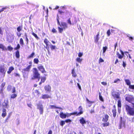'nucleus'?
Here are the masks:
<instances>
[{
	"mask_svg": "<svg viewBox=\"0 0 134 134\" xmlns=\"http://www.w3.org/2000/svg\"><path fill=\"white\" fill-rule=\"evenodd\" d=\"M125 100L132 104V107L127 104H125L124 107L127 114L130 116H134V96L132 95L126 94L125 96Z\"/></svg>",
	"mask_w": 134,
	"mask_h": 134,
	"instance_id": "nucleus-1",
	"label": "nucleus"
},
{
	"mask_svg": "<svg viewBox=\"0 0 134 134\" xmlns=\"http://www.w3.org/2000/svg\"><path fill=\"white\" fill-rule=\"evenodd\" d=\"M80 111L77 113V112H74L70 113H67L66 114L64 113L63 112H60L59 114V116L60 118L62 119H64L66 117L68 118L72 115H76V116H79L83 113V111L82 110V108L81 106H80L79 107Z\"/></svg>",
	"mask_w": 134,
	"mask_h": 134,
	"instance_id": "nucleus-2",
	"label": "nucleus"
},
{
	"mask_svg": "<svg viewBox=\"0 0 134 134\" xmlns=\"http://www.w3.org/2000/svg\"><path fill=\"white\" fill-rule=\"evenodd\" d=\"M57 20L58 25H60L61 27H62V28H61L60 27H58V29L59 33H61L63 31V30L67 28L68 27L67 24L65 22H62L61 24L59 20V17L58 15L57 14Z\"/></svg>",
	"mask_w": 134,
	"mask_h": 134,
	"instance_id": "nucleus-3",
	"label": "nucleus"
},
{
	"mask_svg": "<svg viewBox=\"0 0 134 134\" xmlns=\"http://www.w3.org/2000/svg\"><path fill=\"white\" fill-rule=\"evenodd\" d=\"M33 76L31 78V79L34 80L37 79L39 80L40 78V74L36 68L33 69Z\"/></svg>",
	"mask_w": 134,
	"mask_h": 134,
	"instance_id": "nucleus-4",
	"label": "nucleus"
},
{
	"mask_svg": "<svg viewBox=\"0 0 134 134\" xmlns=\"http://www.w3.org/2000/svg\"><path fill=\"white\" fill-rule=\"evenodd\" d=\"M109 118V116L108 114H105L104 115V116L103 117L102 119V121L104 122L101 124L103 127H105L109 126V123L108 121Z\"/></svg>",
	"mask_w": 134,
	"mask_h": 134,
	"instance_id": "nucleus-5",
	"label": "nucleus"
},
{
	"mask_svg": "<svg viewBox=\"0 0 134 134\" xmlns=\"http://www.w3.org/2000/svg\"><path fill=\"white\" fill-rule=\"evenodd\" d=\"M31 67V65H29L26 68L23 69L22 72L23 74V77L24 78H26L28 77V72L30 71Z\"/></svg>",
	"mask_w": 134,
	"mask_h": 134,
	"instance_id": "nucleus-6",
	"label": "nucleus"
},
{
	"mask_svg": "<svg viewBox=\"0 0 134 134\" xmlns=\"http://www.w3.org/2000/svg\"><path fill=\"white\" fill-rule=\"evenodd\" d=\"M37 109L40 110V113L42 114L43 112V105L42 104H37Z\"/></svg>",
	"mask_w": 134,
	"mask_h": 134,
	"instance_id": "nucleus-7",
	"label": "nucleus"
},
{
	"mask_svg": "<svg viewBox=\"0 0 134 134\" xmlns=\"http://www.w3.org/2000/svg\"><path fill=\"white\" fill-rule=\"evenodd\" d=\"M0 72L2 75L3 77H4L6 73V70H5V68L4 65L0 66Z\"/></svg>",
	"mask_w": 134,
	"mask_h": 134,
	"instance_id": "nucleus-8",
	"label": "nucleus"
},
{
	"mask_svg": "<svg viewBox=\"0 0 134 134\" xmlns=\"http://www.w3.org/2000/svg\"><path fill=\"white\" fill-rule=\"evenodd\" d=\"M3 108L8 109L9 107V101L8 99L4 100L2 103Z\"/></svg>",
	"mask_w": 134,
	"mask_h": 134,
	"instance_id": "nucleus-9",
	"label": "nucleus"
},
{
	"mask_svg": "<svg viewBox=\"0 0 134 134\" xmlns=\"http://www.w3.org/2000/svg\"><path fill=\"white\" fill-rule=\"evenodd\" d=\"M125 126V122L122 120V118L120 117V121L119 124V129H120L122 127H124Z\"/></svg>",
	"mask_w": 134,
	"mask_h": 134,
	"instance_id": "nucleus-10",
	"label": "nucleus"
},
{
	"mask_svg": "<svg viewBox=\"0 0 134 134\" xmlns=\"http://www.w3.org/2000/svg\"><path fill=\"white\" fill-rule=\"evenodd\" d=\"M37 68L42 73H44L46 72L44 68L42 65H40L38 66Z\"/></svg>",
	"mask_w": 134,
	"mask_h": 134,
	"instance_id": "nucleus-11",
	"label": "nucleus"
},
{
	"mask_svg": "<svg viewBox=\"0 0 134 134\" xmlns=\"http://www.w3.org/2000/svg\"><path fill=\"white\" fill-rule=\"evenodd\" d=\"M51 96L48 94H44L42 95L41 98L43 99H45L49 98H51Z\"/></svg>",
	"mask_w": 134,
	"mask_h": 134,
	"instance_id": "nucleus-12",
	"label": "nucleus"
},
{
	"mask_svg": "<svg viewBox=\"0 0 134 134\" xmlns=\"http://www.w3.org/2000/svg\"><path fill=\"white\" fill-rule=\"evenodd\" d=\"M99 32H98L97 33V34L94 37V42L96 43L98 42V40L99 39Z\"/></svg>",
	"mask_w": 134,
	"mask_h": 134,
	"instance_id": "nucleus-13",
	"label": "nucleus"
},
{
	"mask_svg": "<svg viewBox=\"0 0 134 134\" xmlns=\"http://www.w3.org/2000/svg\"><path fill=\"white\" fill-rule=\"evenodd\" d=\"M44 89L46 91L50 92L51 91V87L49 85H47L44 86Z\"/></svg>",
	"mask_w": 134,
	"mask_h": 134,
	"instance_id": "nucleus-14",
	"label": "nucleus"
},
{
	"mask_svg": "<svg viewBox=\"0 0 134 134\" xmlns=\"http://www.w3.org/2000/svg\"><path fill=\"white\" fill-rule=\"evenodd\" d=\"M44 42L46 45V48L47 49L49 50V48L48 47V43L49 42V41L47 39L45 38L44 40ZM48 51H49V50H48Z\"/></svg>",
	"mask_w": 134,
	"mask_h": 134,
	"instance_id": "nucleus-15",
	"label": "nucleus"
},
{
	"mask_svg": "<svg viewBox=\"0 0 134 134\" xmlns=\"http://www.w3.org/2000/svg\"><path fill=\"white\" fill-rule=\"evenodd\" d=\"M2 116L3 118H4L7 115L6 110L5 108H3L2 109Z\"/></svg>",
	"mask_w": 134,
	"mask_h": 134,
	"instance_id": "nucleus-16",
	"label": "nucleus"
},
{
	"mask_svg": "<svg viewBox=\"0 0 134 134\" xmlns=\"http://www.w3.org/2000/svg\"><path fill=\"white\" fill-rule=\"evenodd\" d=\"M112 95L114 98H116L117 99L120 98L119 95L115 93V92H113L112 93Z\"/></svg>",
	"mask_w": 134,
	"mask_h": 134,
	"instance_id": "nucleus-17",
	"label": "nucleus"
},
{
	"mask_svg": "<svg viewBox=\"0 0 134 134\" xmlns=\"http://www.w3.org/2000/svg\"><path fill=\"white\" fill-rule=\"evenodd\" d=\"M71 73L72 74V76L74 77H76L77 76V74L75 71V68L72 70Z\"/></svg>",
	"mask_w": 134,
	"mask_h": 134,
	"instance_id": "nucleus-18",
	"label": "nucleus"
},
{
	"mask_svg": "<svg viewBox=\"0 0 134 134\" xmlns=\"http://www.w3.org/2000/svg\"><path fill=\"white\" fill-rule=\"evenodd\" d=\"M79 121L80 123L82 125L85 124L86 123V121L83 117H82L80 119Z\"/></svg>",
	"mask_w": 134,
	"mask_h": 134,
	"instance_id": "nucleus-19",
	"label": "nucleus"
},
{
	"mask_svg": "<svg viewBox=\"0 0 134 134\" xmlns=\"http://www.w3.org/2000/svg\"><path fill=\"white\" fill-rule=\"evenodd\" d=\"M14 69V68L12 66H10L9 67L8 70L7 71V72L8 74H10L12 71Z\"/></svg>",
	"mask_w": 134,
	"mask_h": 134,
	"instance_id": "nucleus-20",
	"label": "nucleus"
},
{
	"mask_svg": "<svg viewBox=\"0 0 134 134\" xmlns=\"http://www.w3.org/2000/svg\"><path fill=\"white\" fill-rule=\"evenodd\" d=\"M0 48L2 49V51H6L7 50V49L2 44H0Z\"/></svg>",
	"mask_w": 134,
	"mask_h": 134,
	"instance_id": "nucleus-21",
	"label": "nucleus"
},
{
	"mask_svg": "<svg viewBox=\"0 0 134 134\" xmlns=\"http://www.w3.org/2000/svg\"><path fill=\"white\" fill-rule=\"evenodd\" d=\"M67 22L68 24H69L70 25H74L75 23H76V21H75V23H72L71 22L70 18H69L67 20Z\"/></svg>",
	"mask_w": 134,
	"mask_h": 134,
	"instance_id": "nucleus-22",
	"label": "nucleus"
},
{
	"mask_svg": "<svg viewBox=\"0 0 134 134\" xmlns=\"http://www.w3.org/2000/svg\"><path fill=\"white\" fill-rule=\"evenodd\" d=\"M117 103V106L118 108H121L122 106L121 101L120 100H118Z\"/></svg>",
	"mask_w": 134,
	"mask_h": 134,
	"instance_id": "nucleus-23",
	"label": "nucleus"
},
{
	"mask_svg": "<svg viewBox=\"0 0 134 134\" xmlns=\"http://www.w3.org/2000/svg\"><path fill=\"white\" fill-rule=\"evenodd\" d=\"M113 113V116L114 118H115L116 116V109H112V110Z\"/></svg>",
	"mask_w": 134,
	"mask_h": 134,
	"instance_id": "nucleus-24",
	"label": "nucleus"
},
{
	"mask_svg": "<svg viewBox=\"0 0 134 134\" xmlns=\"http://www.w3.org/2000/svg\"><path fill=\"white\" fill-rule=\"evenodd\" d=\"M23 28L22 25L19 26L17 28V30L18 32H19L22 30Z\"/></svg>",
	"mask_w": 134,
	"mask_h": 134,
	"instance_id": "nucleus-25",
	"label": "nucleus"
},
{
	"mask_svg": "<svg viewBox=\"0 0 134 134\" xmlns=\"http://www.w3.org/2000/svg\"><path fill=\"white\" fill-rule=\"evenodd\" d=\"M125 81L127 85L129 86L131 85V82L129 79H125Z\"/></svg>",
	"mask_w": 134,
	"mask_h": 134,
	"instance_id": "nucleus-26",
	"label": "nucleus"
},
{
	"mask_svg": "<svg viewBox=\"0 0 134 134\" xmlns=\"http://www.w3.org/2000/svg\"><path fill=\"white\" fill-rule=\"evenodd\" d=\"M99 99L102 102H104V99L101 95V93L100 92L99 93Z\"/></svg>",
	"mask_w": 134,
	"mask_h": 134,
	"instance_id": "nucleus-27",
	"label": "nucleus"
},
{
	"mask_svg": "<svg viewBox=\"0 0 134 134\" xmlns=\"http://www.w3.org/2000/svg\"><path fill=\"white\" fill-rule=\"evenodd\" d=\"M15 56L18 58H19L20 57V54L19 51L18 50L17 51L15 52Z\"/></svg>",
	"mask_w": 134,
	"mask_h": 134,
	"instance_id": "nucleus-28",
	"label": "nucleus"
},
{
	"mask_svg": "<svg viewBox=\"0 0 134 134\" xmlns=\"http://www.w3.org/2000/svg\"><path fill=\"white\" fill-rule=\"evenodd\" d=\"M82 60V58H81L80 57H77L76 58V61L79 63H81V62Z\"/></svg>",
	"mask_w": 134,
	"mask_h": 134,
	"instance_id": "nucleus-29",
	"label": "nucleus"
},
{
	"mask_svg": "<svg viewBox=\"0 0 134 134\" xmlns=\"http://www.w3.org/2000/svg\"><path fill=\"white\" fill-rule=\"evenodd\" d=\"M17 96V94L15 93H13L10 96L11 99H14Z\"/></svg>",
	"mask_w": 134,
	"mask_h": 134,
	"instance_id": "nucleus-30",
	"label": "nucleus"
},
{
	"mask_svg": "<svg viewBox=\"0 0 134 134\" xmlns=\"http://www.w3.org/2000/svg\"><path fill=\"white\" fill-rule=\"evenodd\" d=\"M35 53L34 52H33L30 55L28 56L27 58L28 59L32 58L33 57Z\"/></svg>",
	"mask_w": 134,
	"mask_h": 134,
	"instance_id": "nucleus-31",
	"label": "nucleus"
},
{
	"mask_svg": "<svg viewBox=\"0 0 134 134\" xmlns=\"http://www.w3.org/2000/svg\"><path fill=\"white\" fill-rule=\"evenodd\" d=\"M116 54V55L118 56V58L119 59H121L123 58L122 56L121 55V54H120L119 52H117Z\"/></svg>",
	"mask_w": 134,
	"mask_h": 134,
	"instance_id": "nucleus-32",
	"label": "nucleus"
},
{
	"mask_svg": "<svg viewBox=\"0 0 134 134\" xmlns=\"http://www.w3.org/2000/svg\"><path fill=\"white\" fill-rule=\"evenodd\" d=\"M46 79V78L45 77H43L41 78V81L42 83H44Z\"/></svg>",
	"mask_w": 134,
	"mask_h": 134,
	"instance_id": "nucleus-33",
	"label": "nucleus"
},
{
	"mask_svg": "<svg viewBox=\"0 0 134 134\" xmlns=\"http://www.w3.org/2000/svg\"><path fill=\"white\" fill-rule=\"evenodd\" d=\"M50 108L51 109H53V108H57V109H60V108L57 107L55 106L54 105H50Z\"/></svg>",
	"mask_w": 134,
	"mask_h": 134,
	"instance_id": "nucleus-34",
	"label": "nucleus"
},
{
	"mask_svg": "<svg viewBox=\"0 0 134 134\" xmlns=\"http://www.w3.org/2000/svg\"><path fill=\"white\" fill-rule=\"evenodd\" d=\"M31 34L33 36H34L38 40L39 39V38L37 36V34H35L34 32H32Z\"/></svg>",
	"mask_w": 134,
	"mask_h": 134,
	"instance_id": "nucleus-35",
	"label": "nucleus"
},
{
	"mask_svg": "<svg viewBox=\"0 0 134 134\" xmlns=\"http://www.w3.org/2000/svg\"><path fill=\"white\" fill-rule=\"evenodd\" d=\"M34 62L35 63L37 64L39 62V60L38 58H35L34 60Z\"/></svg>",
	"mask_w": 134,
	"mask_h": 134,
	"instance_id": "nucleus-36",
	"label": "nucleus"
},
{
	"mask_svg": "<svg viewBox=\"0 0 134 134\" xmlns=\"http://www.w3.org/2000/svg\"><path fill=\"white\" fill-rule=\"evenodd\" d=\"M19 42L20 43L21 45L23 46L24 45L23 40L22 38H20V39Z\"/></svg>",
	"mask_w": 134,
	"mask_h": 134,
	"instance_id": "nucleus-37",
	"label": "nucleus"
},
{
	"mask_svg": "<svg viewBox=\"0 0 134 134\" xmlns=\"http://www.w3.org/2000/svg\"><path fill=\"white\" fill-rule=\"evenodd\" d=\"M65 121L63 120H62L60 121V125L62 126H63L65 124Z\"/></svg>",
	"mask_w": 134,
	"mask_h": 134,
	"instance_id": "nucleus-38",
	"label": "nucleus"
},
{
	"mask_svg": "<svg viewBox=\"0 0 134 134\" xmlns=\"http://www.w3.org/2000/svg\"><path fill=\"white\" fill-rule=\"evenodd\" d=\"M107 49V47L106 46L103 47V53H104L105 52L106 50Z\"/></svg>",
	"mask_w": 134,
	"mask_h": 134,
	"instance_id": "nucleus-39",
	"label": "nucleus"
},
{
	"mask_svg": "<svg viewBox=\"0 0 134 134\" xmlns=\"http://www.w3.org/2000/svg\"><path fill=\"white\" fill-rule=\"evenodd\" d=\"M56 48V46H55L53 45L52 44L50 45V48L51 50H53L55 49Z\"/></svg>",
	"mask_w": 134,
	"mask_h": 134,
	"instance_id": "nucleus-40",
	"label": "nucleus"
},
{
	"mask_svg": "<svg viewBox=\"0 0 134 134\" xmlns=\"http://www.w3.org/2000/svg\"><path fill=\"white\" fill-rule=\"evenodd\" d=\"M5 82H3L2 83L1 86V88L5 89L4 86H5Z\"/></svg>",
	"mask_w": 134,
	"mask_h": 134,
	"instance_id": "nucleus-41",
	"label": "nucleus"
},
{
	"mask_svg": "<svg viewBox=\"0 0 134 134\" xmlns=\"http://www.w3.org/2000/svg\"><path fill=\"white\" fill-rule=\"evenodd\" d=\"M58 12L59 14L60 15H63L64 13V12L62 10H59Z\"/></svg>",
	"mask_w": 134,
	"mask_h": 134,
	"instance_id": "nucleus-42",
	"label": "nucleus"
},
{
	"mask_svg": "<svg viewBox=\"0 0 134 134\" xmlns=\"http://www.w3.org/2000/svg\"><path fill=\"white\" fill-rule=\"evenodd\" d=\"M35 93L37 95H39L40 94V92L37 90L35 91Z\"/></svg>",
	"mask_w": 134,
	"mask_h": 134,
	"instance_id": "nucleus-43",
	"label": "nucleus"
},
{
	"mask_svg": "<svg viewBox=\"0 0 134 134\" xmlns=\"http://www.w3.org/2000/svg\"><path fill=\"white\" fill-rule=\"evenodd\" d=\"M20 47V46L19 44H17V46L14 48V49L15 50H18L19 49Z\"/></svg>",
	"mask_w": 134,
	"mask_h": 134,
	"instance_id": "nucleus-44",
	"label": "nucleus"
},
{
	"mask_svg": "<svg viewBox=\"0 0 134 134\" xmlns=\"http://www.w3.org/2000/svg\"><path fill=\"white\" fill-rule=\"evenodd\" d=\"M107 36H109L110 35L111 33L110 29H109L107 31Z\"/></svg>",
	"mask_w": 134,
	"mask_h": 134,
	"instance_id": "nucleus-45",
	"label": "nucleus"
},
{
	"mask_svg": "<svg viewBox=\"0 0 134 134\" xmlns=\"http://www.w3.org/2000/svg\"><path fill=\"white\" fill-rule=\"evenodd\" d=\"M129 88L130 89L134 90V85H131L129 86Z\"/></svg>",
	"mask_w": 134,
	"mask_h": 134,
	"instance_id": "nucleus-46",
	"label": "nucleus"
},
{
	"mask_svg": "<svg viewBox=\"0 0 134 134\" xmlns=\"http://www.w3.org/2000/svg\"><path fill=\"white\" fill-rule=\"evenodd\" d=\"M52 32L53 33H56L57 31L55 28H53L52 30Z\"/></svg>",
	"mask_w": 134,
	"mask_h": 134,
	"instance_id": "nucleus-47",
	"label": "nucleus"
},
{
	"mask_svg": "<svg viewBox=\"0 0 134 134\" xmlns=\"http://www.w3.org/2000/svg\"><path fill=\"white\" fill-rule=\"evenodd\" d=\"M104 62V60L101 58H99L98 62L99 63H100L103 62Z\"/></svg>",
	"mask_w": 134,
	"mask_h": 134,
	"instance_id": "nucleus-48",
	"label": "nucleus"
},
{
	"mask_svg": "<svg viewBox=\"0 0 134 134\" xmlns=\"http://www.w3.org/2000/svg\"><path fill=\"white\" fill-rule=\"evenodd\" d=\"M66 123L70 122L71 121V120L69 119H67L65 120Z\"/></svg>",
	"mask_w": 134,
	"mask_h": 134,
	"instance_id": "nucleus-49",
	"label": "nucleus"
},
{
	"mask_svg": "<svg viewBox=\"0 0 134 134\" xmlns=\"http://www.w3.org/2000/svg\"><path fill=\"white\" fill-rule=\"evenodd\" d=\"M10 114H9L8 116H7V117L6 118V119H5V122H8V120L10 118Z\"/></svg>",
	"mask_w": 134,
	"mask_h": 134,
	"instance_id": "nucleus-50",
	"label": "nucleus"
},
{
	"mask_svg": "<svg viewBox=\"0 0 134 134\" xmlns=\"http://www.w3.org/2000/svg\"><path fill=\"white\" fill-rule=\"evenodd\" d=\"M83 55L82 53L80 52L78 54V56L79 57H81Z\"/></svg>",
	"mask_w": 134,
	"mask_h": 134,
	"instance_id": "nucleus-51",
	"label": "nucleus"
},
{
	"mask_svg": "<svg viewBox=\"0 0 134 134\" xmlns=\"http://www.w3.org/2000/svg\"><path fill=\"white\" fill-rule=\"evenodd\" d=\"M8 50L10 51L12 50L13 49V47H11L10 46H8Z\"/></svg>",
	"mask_w": 134,
	"mask_h": 134,
	"instance_id": "nucleus-52",
	"label": "nucleus"
},
{
	"mask_svg": "<svg viewBox=\"0 0 134 134\" xmlns=\"http://www.w3.org/2000/svg\"><path fill=\"white\" fill-rule=\"evenodd\" d=\"M16 92V88L15 87H13V89H12V93H14Z\"/></svg>",
	"mask_w": 134,
	"mask_h": 134,
	"instance_id": "nucleus-53",
	"label": "nucleus"
},
{
	"mask_svg": "<svg viewBox=\"0 0 134 134\" xmlns=\"http://www.w3.org/2000/svg\"><path fill=\"white\" fill-rule=\"evenodd\" d=\"M86 99L87 102L89 104L92 103H93V102L90 101L87 98H86Z\"/></svg>",
	"mask_w": 134,
	"mask_h": 134,
	"instance_id": "nucleus-54",
	"label": "nucleus"
},
{
	"mask_svg": "<svg viewBox=\"0 0 134 134\" xmlns=\"http://www.w3.org/2000/svg\"><path fill=\"white\" fill-rule=\"evenodd\" d=\"M27 105L28 107L31 108H32V104L31 103H28L27 104Z\"/></svg>",
	"mask_w": 134,
	"mask_h": 134,
	"instance_id": "nucleus-55",
	"label": "nucleus"
},
{
	"mask_svg": "<svg viewBox=\"0 0 134 134\" xmlns=\"http://www.w3.org/2000/svg\"><path fill=\"white\" fill-rule=\"evenodd\" d=\"M122 66L124 68H125L126 66V64L124 61L122 62Z\"/></svg>",
	"mask_w": 134,
	"mask_h": 134,
	"instance_id": "nucleus-56",
	"label": "nucleus"
},
{
	"mask_svg": "<svg viewBox=\"0 0 134 134\" xmlns=\"http://www.w3.org/2000/svg\"><path fill=\"white\" fill-rule=\"evenodd\" d=\"M120 81V79H118L114 80V83H116L118 81Z\"/></svg>",
	"mask_w": 134,
	"mask_h": 134,
	"instance_id": "nucleus-57",
	"label": "nucleus"
},
{
	"mask_svg": "<svg viewBox=\"0 0 134 134\" xmlns=\"http://www.w3.org/2000/svg\"><path fill=\"white\" fill-rule=\"evenodd\" d=\"M101 83L104 86H105L107 85V83L106 82H101Z\"/></svg>",
	"mask_w": 134,
	"mask_h": 134,
	"instance_id": "nucleus-58",
	"label": "nucleus"
},
{
	"mask_svg": "<svg viewBox=\"0 0 134 134\" xmlns=\"http://www.w3.org/2000/svg\"><path fill=\"white\" fill-rule=\"evenodd\" d=\"M15 76L16 77L18 76V77H20V74L18 73H15L14 74Z\"/></svg>",
	"mask_w": 134,
	"mask_h": 134,
	"instance_id": "nucleus-59",
	"label": "nucleus"
},
{
	"mask_svg": "<svg viewBox=\"0 0 134 134\" xmlns=\"http://www.w3.org/2000/svg\"><path fill=\"white\" fill-rule=\"evenodd\" d=\"M6 9V8H2L0 10V13H1L4 11V10Z\"/></svg>",
	"mask_w": 134,
	"mask_h": 134,
	"instance_id": "nucleus-60",
	"label": "nucleus"
},
{
	"mask_svg": "<svg viewBox=\"0 0 134 134\" xmlns=\"http://www.w3.org/2000/svg\"><path fill=\"white\" fill-rule=\"evenodd\" d=\"M25 41L26 42V44H27L29 42V39L27 38H25Z\"/></svg>",
	"mask_w": 134,
	"mask_h": 134,
	"instance_id": "nucleus-61",
	"label": "nucleus"
},
{
	"mask_svg": "<svg viewBox=\"0 0 134 134\" xmlns=\"http://www.w3.org/2000/svg\"><path fill=\"white\" fill-rule=\"evenodd\" d=\"M94 112V109H92L90 111V113L92 114Z\"/></svg>",
	"mask_w": 134,
	"mask_h": 134,
	"instance_id": "nucleus-62",
	"label": "nucleus"
},
{
	"mask_svg": "<svg viewBox=\"0 0 134 134\" xmlns=\"http://www.w3.org/2000/svg\"><path fill=\"white\" fill-rule=\"evenodd\" d=\"M119 62V60L118 59H116L115 62V64H116Z\"/></svg>",
	"mask_w": 134,
	"mask_h": 134,
	"instance_id": "nucleus-63",
	"label": "nucleus"
},
{
	"mask_svg": "<svg viewBox=\"0 0 134 134\" xmlns=\"http://www.w3.org/2000/svg\"><path fill=\"white\" fill-rule=\"evenodd\" d=\"M52 134V131L51 130H50L48 131V133L47 134Z\"/></svg>",
	"mask_w": 134,
	"mask_h": 134,
	"instance_id": "nucleus-64",
	"label": "nucleus"
}]
</instances>
